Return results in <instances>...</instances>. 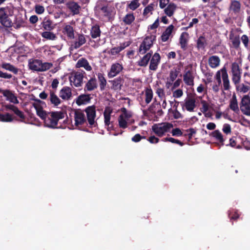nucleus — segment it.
Returning <instances> with one entry per match:
<instances>
[{
	"mask_svg": "<svg viewBox=\"0 0 250 250\" xmlns=\"http://www.w3.org/2000/svg\"><path fill=\"white\" fill-rule=\"evenodd\" d=\"M85 75V71L83 70L73 72L69 77L71 85L77 87L81 86L83 83V79Z\"/></svg>",
	"mask_w": 250,
	"mask_h": 250,
	"instance_id": "nucleus-4",
	"label": "nucleus"
},
{
	"mask_svg": "<svg viewBox=\"0 0 250 250\" xmlns=\"http://www.w3.org/2000/svg\"><path fill=\"white\" fill-rule=\"evenodd\" d=\"M32 105L36 110L37 115L44 121L48 115V112L44 110L42 106L38 104L34 103Z\"/></svg>",
	"mask_w": 250,
	"mask_h": 250,
	"instance_id": "nucleus-23",
	"label": "nucleus"
},
{
	"mask_svg": "<svg viewBox=\"0 0 250 250\" xmlns=\"http://www.w3.org/2000/svg\"><path fill=\"white\" fill-rule=\"evenodd\" d=\"M180 72V69L177 68H173L170 71L169 80L172 82L174 81L177 77L179 73Z\"/></svg>",
	"mask_w": 250,
	"mask_h": 250,
	"instance_id": "nucleus-48",
	"label": "nucleus"
},
{
	"mask_svg": "<svg viewBox=\"0 0 250 250\" xmlns=\"http://www.w3.org/2000/svg\"><path fill=\"white\" fill-rule=\"evenodd\" d=\"M113 112V109L111 107L107 106L105 107L104 112V123L105 126L111 128L112 126H109L110 125L111 114Z\"/></svg>",
	"mask_w": 250,
	"mask_h": 250,
	"instance_id": "nucleus-21",
	"label": "nucleus"
},
{
	"mask_svg": "<svg viewBox=\"0 0 250 250\" xmlns=\"http://www.w3.org/2000/svg\"><path fill=\"white\" fill-rule=\"evenodd\" d=\"M196 100L192 96H188L185 100V103L182 104L183 109L185 107L186 110L189 112H192L196 107Z\"/></svg>",
	"mask_w": 250,
	"mask_h": 250,
	"instance_id": "nucleus-11",
	"label": "nucleus"
},
{
	"mask_svg": "<svg viewBox=\"0 0 250 250\" xmlns=\"http://www.w3.org/2000/svg\"><path fill=\"white\" fill-rule=\"evenodd\" d=\"M189 38V34L186 32L182 33L180 35L179 44L181 48L184 51L186 50L187 49Z\"/></svg>",
	"mask_w": 250,
	"mask_h": 250,
	"instance_id": "nucleus-20",
	"label": "nucleus"
},
{
	"mask_svg": "<svg viewBox=\"0 0 250 250\" xmlns=\"http://www.w3.org/2000/svg\"><path fill=\"white\" fill-rule=\"evenodd\" d=\"M13 120L12 116L9 113L5 114H0V121L2 122H11Z\"/></svg>",
	"mask_w": 250,
	"mask_h": 250,
	"instance_id": "nucleus-49",
	"label": "nucleus"
},
{
	"mask_svg": "<svg viewBox=\"0 0 250 250\" xmlns=\"http://www.w3.org/2000/svg\"><path fill=\"white\" fill-rule=\"evenodd\" d=\"M226 146H230L232 147L235 148H240V146L238 145L237 146V142H236V138L235 137H232L229 139V144H226Z\"/></svg>",
	"mask_w": 250,
	"mask_h": 250,
	"instance_id": "nucleus-55",
	"label": "nucleus"
},
{
	"mask_svg": "<svg viewBox=\"0 0 250 250\" xmlns=\"http://www.w3.org/2000/svg\"><path fill=\"white\" fill-rule=\"evenodd\" d=\"M173 127V125L168 122L155 124L152 126V129L154 133L159 137H162L167 132L169 131Z\"/></svg>",
	"mask_w": 250,
	"mask_h": 250,
	"instance_id": "nucleus-5",
	"label": "nucleus"
},
{
	"mask_svg": "<svg viewBox=\"0 0 250 250\" xmlns=\"http://www.w3.org/2000/svg\"><path fill=\"white\" fill-rule=\"evenodd\" d=\"M86 114L87 122L90 127L95 126V119L96 117V107L95 105H91L87 107L84 110Z\"/></svg>",
	"mask_w": 250,
	"mask_h": 250,
	"instance_id": "nucleus-8",
	"label": "nucleus"
},
{
	"mask_svg": "<svg viewBox=\"0 0 250 250\" xmlns=\"http://www.w3.org/2000/svg\"><path fill=\"white\" fill-rule=\"evenodd\" d=\"M156 106H160V104H152L148 109V111L154 115L156 114Z\"/></svg>",
	"mask_w": 250,
	"mask_h": 250,
	"instance_id": "nucleus-58",
	"label": "nucleus"
},
{
	"mask_svg": "<svg viewBox=\"0 0 250 250\" xmlns=\"http://www.w3.org/2000/svg\"><path fill=\"white\" fill-rule=\"evenodd\" d=\"M99 19L103 22L112 21L115 17L116 11L114 7L106 1L100 0L97 4Z\"/></svg>",
	"mask_w": 250,
	"mask_h": 250,
	"instance_id": "nucleus-1",
	"label": "nucleus"
},
{
	"mask_svg": "<svg viewBox=\"0 0 250 250\" xmlns=\"http://www.w3.org/2000/svg\"><path fill=\"white\" fill-rule=\"evenodd\" d=\"M241 112L245 115L250 116V96L244 95L240 104Z\"/></svg>",
	"mask_w": 250,
	"mask_h": 250,
	"instance_id": "nucleus-9",
	"label": "nucleus"
},
{
	"mask_svg": "<svg viewBox=\"0 0 250 250\" xmlns=\"http://www.w3.org/2000/svg\"><path fill=\"white\" fill-rule=\"evenodd\" d=\"M77 40V41L75 42L73 44V47L75 49L79 48L86 42L84 35L82 34H78Z\"/></svg>",
	"mask_w": 250,
	"mask_h": 250,
	"instance_id": "nucleus-33",
	"label": "nucleus"
},
{
	"mask_svg": "<svg viewBox=\"0 0 250 250\" xmlns=\"http://www.w3.org/2000/svg\"><path fill=\"white\" fill-rule=\"evenodd\" d=\"M223 131L226 133V134H228L231 133V126L228 124H225L224 125L223 129Z\"/></svg>",
	"mask_w": 250,
	"mask_h": 250,
	"instance_id": "nucleus-61",
	"label": "nucleus"
},
{
	"mask_svg": "<svg viewBox=\"0 0 250 250\" xmlns=\"http://www.w3.org/2000/svg\"><path fill=\"white\" fill-rule=\"evenodd\" d=\"M109 82L112 85L111 89L114 90H120L123 85L124 79L123 76H120Z\"/></svg>",
	"mask_w": 250,
	"mask_h": 250,
	"instance_id": "nucleus-14",
	"label": "nucleus"
},
{
	"mask_svg": "<svg viewBox=\"0 0 250 250\" xmlns=\"http://www.w3.org/2000/svg\"><path fill=\"white\" fill-rule=\"evenodd\" d=\"M66 8L71 12L73 15H78L80 12V5L74 1H70L66 3Z\"/></svg>",
	"mask_w": 250,
	"mask_h": 250,
	"instance_id": "nucleus-15",
	"label": "nucleus"
},
{
	"mask_svg": "<svg viewBox=\"0 0 250 250\" xmlns=\"http://www.w3.org/2000/svg\"><path fill=\"white\" fill-rule=\"evenodd\" d=\"M241 40L244 45V46L246 48H248L249 42L248 37L246 35H243L241 37Z\"/></svg>",
	"mask_w": 250,
	"mask_h": 250,
	"instance_id": "nucleus-64",
	"label": "nucleus"
},
{
	"mask_svg": "<svg viewBox=\"0 0 250 250\" xmlns=\"http://www.w3.org/2000/svg\"><path fill=\"white\" fill-rule=\"evenodd\" d=\"M229 107L231 110L236 113L239 111L237 100L235 94H233L232 97L230 100Z\"/></svg>",
	"mask_w": 250,
	"mask_h": 250,
	"instance_id": "nucleus-34",
	"label": "nucleus"
},
{
	"mask_svg": "<svg viewBox=\"0 0 250 250\" xmlns=\"http://www.w3.org/2000/svg\"><path fill=\"white\" fill-rule=\"evenodd\" d=\"M41 61L39 60H33L32 62H29V67L31 70L40 72Z\"/></svg>",
	"mask_w": 250,
	"mask_h": 250,
	"instance_id": "nucleus-39",
	"label": "nucleus"
},
{
	"mask_svg": "<svg viewBox=\"0 0 250 250\" xmlns=\"http://www.w3.org/2000/svg\"><path fill=\"white\" fill-rule=\"evenodd\" d=\"M155 4L154 3H150L146 6L143 11V16L144 18L147 19L153 13L154 10Z\"/></svg>",
	"mask_w": 250,
	"mask_h": 250,
	"instance_id": "nucleus-35",
	"label": "nucleus"
},
{
	"mask_svg": "<svg viewBox=\"0 0 250 250\" xmlns=\"http://www.w3.org/2000/svg\"><path fill=\"white\" fill-rule=\"evenodd\" d=\"M207 45V40L205 37L200 36L196 42V47L198 50H204Z\"/></svg>",
	"mask_w": 250,
	"mask_h": 250,
	"instance_id": "nucleus-38",
	"label": "nucleus"
},
{
	"mask_svg": "<svg viewBox=\"0 0 250 250\" xmlns=\"http://www.w3.org/2000/svg\"><path fill=\"white\" fill-rule=\"evenodd\" d=\"M65 113L62 111L48 112L43 121L45 126L50 128H57L58 122L64 118Z\"/></svg>",
	"mask_w": 250,
	"mask_h": 250,
	"instance_id": "nucleus-2",
	"label": "nucleus"
},
{
	"mask_svg": "<svg viewBox=\"0 0 250 250\" xmlns=\"http://www.w3.org/2000/svg\"><path fill=\"white\" fill-rule=\"evenodd\" d=\"M162 141L165 142H169L172 143L178 144L180 146H183L184 145V143L182 142L179 140L175 139L172 137H166L165 138H164Z\"/></svg>",
	"mask_w": 250,
	"mask_h": 250,
	"instance_id": "nucleus-53",
	"label": "nucleus"
},
{
	"mask_svg": "<svg viewBox=\"0 0 250 250\" xmlns=\"http://www.w3.org/2000/svg\"><path fill=\"white\" fill-rule=\"evenodd\" d=\"M121 50H120L119 46L118 47H114L113 48H112L110 50L107 51V53L108 54L114 56L118 54Z\"/></svg>",
	"mask_w": 250,
	"mask_h": 250,
	"instance_id": "nucleus-57",
	"label": "nucleus"
},
{
	"mask_svg": "<svg viewBox=\"0 0 250 250\" xmlns=\"http://www.w3.org/2000/svg\"><path fill=\"white\" fill-rule=\"evenodd\" d=\"M183 80L185 83L189 86H193L194 84V77L190 70H188L183 76Z\"/></svg>",
	"mask_w": 250,
	"mask_h": 250,
	"instance_id": "nucleus-29",
	"label": "nucleus"
},
{
	"mask_svg": "<svg viewBox=\"0 0 250 250\" xmlns=\"http://www.w3.org/2000/svg\"><path fill=\"white\" fill-rule=\"evenodd\" d=\"M1 67L5 70L14 73L15 74H17L18 73V68L15 67L13 65L9 63H2L1 65Z\"/></svg>",
	"mask_w": 250,
	"mask_h": 250,
	"instance_id": "nucleus-42",
	"label": "nucleus"
},
{
	"mask_svg": "<svg viewBox=\"0 0 250 250\" xmlns=\"http://www.w3.org/2000/svg\"><path fill=\"white\" fill-rule=\"evenodd\" d=\"M35 11L38 14H42L44 11V8L41 5H36L35 7Z\"/></svg>",
	"mask_w": 250,
	"mask_h": 250,
	"instance_id": "nucleus-59",
	"label": "nucleus"
},
{
	"mask_svg": "<svg viewBox=\"0 0 250 250\" xmlns=\"http://www.w3.org/2000/svg\"><path fill=\"white\" fill-rule=\"evenodd\" d=\"M171 133L173 136H181L183 135V132L179 128H175L173 129Z\"/></svg>",
	"mask_w": 250,
	"mask_h": 250,
	"instance_id": "nucleus-60",
	"label": "nucleus"
},
{
	"mask_svg": "<svg viewBox=\"0 0 250 250\" xmlns=\"http://www.w3.org/2000/svg\"><path fill=\"white\" fill-rule=\"evenodd\" d=\"M49 99L51 103L55 106H58L61 103V100L54 92H50Z\"/></svg>",
	"mask_w": 250,
	"mask_h": 250,
	"instance_id": "nucleus-43",
	"label": "nucleus"
},
{
	"mask_svg": "<svg viewBox=\"0 0 250 250\" xmlns=\"http://www.w3.org/2000/svg\"><path fill=\"white\" fill-rule=\"evenodd\" d=\"M234 85L237 91H239L243 93H246L250 89V86L244 83L240 84V83H238L237 84H234Z\"/></svg>",
	"mask_w": 250,
	"mask_h": 250,
	"instance_id": "nucleus-45",
	"label": "nucleus"
},
{
	"mask_svg": "<svg viewBox=\"0 0 250 250\" xmlns=\"http://www.w3.org/2000/svg\"><path fill=\"white\" fill-rule=\"evenodd\" d=\"M125 118L123 115H120L118 118L119 126L123 129L126 128L127 126V123Z\"/></svg>",
	"mask_w": 250,
	"mask_h": 250,
	"instance_id": "nucleus-50",
	"label": "nucleus"
},
{
	"mask_svg": "<svg viewBox=\"0 0 250 250\" xmlns=\"http://www.w3.org/2000/svg\"><path fill=\"white\" fill-rule=\"evenodd\" d=\"M0 93H2L4 97H6V100L14 104H18L19 102L16 96L9 89H1Z\"/></svg>",
	"mask_w": 250,
	"mask_h": 250,
	"instance_id": "nucleus-13",
	"label": "nucleus"
},
{
	"mask_svg": "<svg viewBox=\"0 0 250 250\" xmlns=\"http://www.w3.org/2000/svg\"><path fill=\"white\" fill-rule=\"evenodd\" d=\"M42 26L44 30L46 31H50L54 28L53 22L49 19L45 18L42 22Z\"/></svg>",
	"mask_w": 250,
	"mask_h": 250,
	"instance_id": "nucleus-41",
	"label": "nucleus"
},
{
	"mask_svg": "<svg viewBox=\"0 0 250 250\" xmlns=\"http://www.w3.org/2000/svg\"><path fill=\"white\" fill-rule=\"evenodd\" d=\"M60 97L64 100H69L72 97V89L68 86H64L60 91Z\"/></svg>",
	"mask_w": 250,
	"mask_h": 250,
	"instance_id": "nucleus-19",
	"label": "nucleus"
},
{
	"mask_svg": "<svg viewBox=\"0 0 250 250\" xmlns=\"http://www.w3.org/2000/svg\"><path fill=\"white\" fill-rule=\"evenodd\" d=\"M222 78L223 81V89L224 90H229L230 88V82L226 67H224L221 69Z\"/></svg>",
	"mask_w": 250,
	"mask_h": 250,
	"instance_id": "nucleus-17",
	"label": "nucleus"
},
{
	"mask_svg": "<svg viewBox=\"0 0 250 250\" xmlns=\"http://www.w3.org/2000/svg\"><path fill=\"white\" fill-rule=\"evenodd\" d=\"M242 69L236 62L232 63L231 66V80L234 84L240 83L241 78Z\"/></svg>",
	"mask_w": 250,
	"mask_h": 250,
	"instance_id": "nucleus-7",
	"label": "nucleus"
},
{
	"mask_svg": "<svg viewBox=\"0 0 250 250\" xmlns=\"http://www.w3.org/2000/svg\"><path fill=\"white\" fill-rule=\"evenodd\" d=\"M217 142L218 146L221 147L225 145V138L219 130H215L209 134Z\"/></svg>",
	"mask_w": 250,
	"mask_h": 250,
	"instance_id": "nucleus-18",
	"label": "nucleus"
},
{
	"mask_svg": "<svg viewBox=\"0 0 250 250\" xmlns=\"http://www.w3.org/2000/svg\"><path fill=\"white\" fill-rule=\"evenodd\" d=\"M98 80L99 82L100 88L101 91H103L105 89V86L107 84L106 80L104 77V74L102 73H98L97 74Z\"/></svg>",
	"mask_w": 250,
	"mask_h": 250,
	"instance_id": "nucleus-40",
	"label": "nucleus"
},
{
	"mask_svg": "<svg viewBox=\"0 0 250 250\" xmlns=\"http://www.w3.org/2000/svg\"><path fill=\"white\" fill-rule=\"evenodd\" d=\"M177 8L176 5L173 3L171 2L169 3L167 5V6L165 9L164 12L165 13L168 17H171L175 11L176 10Z\"/></svg>",
	"mask_w": 250,
	"mask_h": 250,
	"instance_id": "nucleus-37",
	"label": "nucleus"
},
{
	"mask_svg": "<svg viewBox=\"0 0 250 250\" xmlns=\"http://www.w3.org/2000/svg\"><path fill=\"white\" fill-rule=\"evenodd\" d=\"M172 113L173 118L175 119H178L183 118V116L181 113L176 109H174L172 110Z\"/></svg>",
	"mask_w": 250,
	"mask_h": 250,
	"instance_id": "nucleus-62",
	"label": "nucleus"
},
{
	"mask_svg": "<svg viewBox=\"0 0 250 250\" xmlns=\"http://www.w3.org/2000/svg\"><path fill=\"white\" fill-rule=\"evenodd\" d=\"M76 67H83L87 71L92 70V67L89 64L88 61L84 58H81L78 61L76 64Z\"/></svg>",
	"mask_w": 250,
	"mask_h": 250,
	"instance_id": "nucleus-25",
	"label": "nucleus"
},
{
	"mask_svg": "<svg viewBox=\"0 0 250 250\" xmlns=\"http://www.w3.org/2000/svg\"><path fill=\"white\" fill-rule=\"evenodd\" d=\"M62 32L64 34L66 35L69 39H74V29L70 25H66L63 29Z\"/></svg>",
	"mask_w": 250,
	"mask_h": 250,
	"instance_id": "nucleus-31",
	"label": "nucleus"
},
{
	"mask_svg": "<svg viewBox=\"0 0 250 250\" xmlns=\"http://www.w3.org/2000/svg\"><path fill=\"white\" fill-rule=\"evenodd\" d=\"M151 57L152 58L149 61L150 62L149 68L151 70L156 71L160 62L161 57L158 53H155Z\"/></svg>",
	"mask_w": 250,
	"mask_h": 250,
	"instance_id": "nucleus-16",
	"label": "nucleus"
},
{
	"mask_svg": "<svg viewBox=\"0 0 250 250\" xmlns=\"http://www.w3.org/2000/svg\"><path fill=\"white\" fill-rule=\"evenodd\" d=\"M74 120L75 125L77 126L83 125L86 122L85 115L80 109H77L75 111Z\"/></svg>",
	"mask_w": 250,
	"mask_h": 250,
	"instance_id": "nucleus-12",
	"label": "nucleus"
},
{
	"mask_svg": "<svg viewBox=\"0 0 250 250\" xmlns=\"http://www.w3.org/2000/svg\"><path fill=\"white\" fill-rule=\"evenodd\" d=\"M152 50L149 51L145 54L139 61L137 62V65L141 67H146L152 55Z\"/></svg>",
	"mask_w": 250,
	"mask_h": 250,
	"instance_id": "nucleus-24",
	"label": "nucleus"
},
{
	"mask_svg": "<svg viewBox=\"0 0 250 250\" xmlns=\"http://www.w3.org/2000/svg\"><path fill=\"white\" fill-rule=\"evenodd\" d=\"M42 36L45 39L50 40H54L56 38V35L52 32L45 31L42 33Z\"/></svg>",
	"mask_w": 250,
	"mask_h": 250,
	"instance_id": "nucleus-51",
	"label": "nucleus"
},
{
	"mask_svg": "<svg viewBox=\"0 0 250 250\" xmlns=\"http://www.w3.org/2000/svg\"><path fill=\"white\" fill-rule=\"evenodd\" d=\"M174 28V26L172 24H171L169 25L162 33L161 36V39L163 42H167L169 39Z\"/></svg>",
	"mask_w": 250,
	"mask_h": 250,
	"instance_id": "nucleus-28",
	"label": "nucleus"
},
{
	"mask_svg": "<svg viewBox=\"0 0 250 250\" xmlns=\"http://www.w3.org/2000/svg\"><path fill=\"white\" fill-rule=\"evenodd\" d=\"M53 64L52 63L50 62H44L42 63L41 61L40 72L45 71L47 70H49L52 66Z\"/></svg>",
	"mask_w": 250,
	"mask_h": 250,
	"instance_id": "nucleus-54",
	"label": "nucleus"
},
{
	"mask_svg": "<svg viewBox=\"0 0 250 250\" xmlns=\"http://www.w3.org/2000/svg\"><path fill=\"white\" fill-rule=\"evenodd\" d=\"M153 95V91L151 88H147L145 89V102L146 104L150 103Z\"/></svg>",
	"mask_w": 250,
	"mask_h": 250,
	"instance_id": "nucleus-46",
	"label": "nucleus"
},
{
	"mask_svg": "<svg viewBox=\"0 0 250 250\" xmlns=\"http://www.w3.org/2000/svg\"><path fill=\"white\" fill-rule=\"evenodd\" d=\"M220 59L217 56H212L208 59V64L210 67L214 68L220 64Z\"/></svg>",
	"mask_w": 250,
	"mask_h": 250,
	"instance_id": "nucleus-36",
	"label": "nucleus"
},
{
	"mask_svg": "<svg viewBox=\"0 0 250 250\" xmlns=\"http://www.w3.org/2000/svg\"><path fill=\"white\" fill-rule=\"evenodd\" d=\"M4 106L6 110H11L21 119L22 120L25 119V117L23 112L19 110L18 107L11 104H5Z\"/></svg>",
	"mask_w": 250,
	"mask_h": 250,
	"instance_id": "nucleus-22",
	"label": "nucleus"
},
{
	"mask_svg": "<svg viewBox=\"0 0 250 250\" xmlns=\"http://www.w3.org/2000/svg\"><path fill=\"white\" fill-rule=\"evenodd\" d=\"M135 17L133 13L127 14L123 18V21L126 25H130L134 21Z\"/></svg>",
	"mask_w": 250,
	"mask_h": 250,
	"instance_id": "nucleus-47",
	"label": "nucleus"
},
{
	"mask_svg": "<svg viewBox=\"0 0 250 250\" xmlns=\"http://www.w3.org/2000/svg\"><path fill=\"white\" fill-rule=\"evenodd\" d=\"M124 67L123 65L119 62H115L112 64L107 73L108 77L109 78H112L116 77L122 71Z\"/></svg>",
	"mask_w": 250,
	"mask_h": 250,
	"instance_id": "nucleus-10",
	"label": "nucleus"
},
{
	"mask_svg": "<svg viewBox=\"0 0 250 250\" xmlns=\"http://www.w3.org/2000/svg\"><path fill=\"white\" fill-rule=\"evenodd\" d=\"M155 35L146 36L140 45L138 53L141 55L145 54L149 51L153 46V42L156 40Z\"/></svg>",
	"mask_w": 250,
	"mask_h": 250,
	"instance_id": "nucleus-6",
	"label": "nucleus"
},
{
	"mask_svg": "<svg viewBox=\"0 0 250 250\" xmlns=\"http://www.w3.org/2000/svg\"><path fill=\"white\" fill-rule=\"evenodd\" d=\"M90 34L92 39L100 37L101 34L100 26L97 24L93 25L90 30Z\"/></svg>",
	"mask_w": 250,
	"mask_h": 250,
	"instance_id": "nucleus-30",
	"label": "nucleus"
},
{
	"mask_svg": "<svg viewBox=\"0 0 250 250\" xmlns=\"http://www.w3.org/2000/svg\"><path fill=\"white\" fill-rule=\"evenodd\" d=\"M186 131L188 133L187 134H185L184 136H188V141H190L192 138L193 134H195L196 133V130L195 129L193 128H190L186 130Z\"/></svg>",
	"mask_w": 250,
	"mask_h": 250,
	"instance_id": "nucleus-56",
	"label": "nucleus"
},
{
	"mask_svg": "<svg viewBox=\"0 0 250 250\" xmlns=\"http://www.w3.org/2000/svg\"><path fill=\"white\" fill-rule=\"evenodd\" d=\"M97 80L95 77L90 79L85 84L84 90L85 91H91L97 87Z\"/></svg>",
	"mask_w": 250,
	"mask_h": 250,
	"instance_id": "nucleus-26",
	"label": "nucleus"
},
{
	"mask_svg": "<svg viewBox=\"0 0 250 250\" xmlns=\"http://www.w3.org/2000/svg\"><path fill=\"white\" fill-rule=\"evenodd\" d=\"M140 5L139 0H133L127 4V7L132 10H135Z\"/></svg>",
	"mask_w": 250,
	"mask_h": 250,
	"instance_id": "nucleus-52",
	"label": "nucleus"
},
{
	"mask_svg": "<svg viewBox=\"0 0 250 250\" xmlns=\"http://www.w3.org/2000/svg\"><path fill=\"white\" fill-rule=\"evenodd\" d=\"M229 39L231 40L233 47L237 49L240 47V40L239 35H234L232 32L229 34Z\"/></svg>",
	"mask_w": 250,
	"mask_h": 250,
	"instance_id": "nucleus-32",
	"label": "nucleus"
},
{
	"mask_svg": "<svg viewBox=\"0 0 250 250\" xmlns=\"http://www.w3.org/2000/svg\"><path fill=\"white\" fill-rule=\"evenodd\" d=\"M14 14V8L11 6H6L0 8V23L3 26L11 27L13 25L10 17Z\"/></svg>",
	"mask_w": 250,
	"mask_h": 250,
	"instance_id": "nucleus-3",
	"label": "nucleus"
},
{
	"mask_svg": "<svg viewBox=\"0 0 250 250\" xmlns=\"http://www.w3.org/2000/svg\"><path fill=\"white\" fill-rule=\"evenodd\" d=\"M145 138H146L145 136H142L139 134H136L131 138V140H132V141H133L134 142L137 143V142H139V141H140L142 139H145Z\"/></svg>",
	"mask_w": 250,
	"mask_h": 250,
	"instance_id": "nucleus-63",
	"label": "nucleus"
},
{
	"mask_svg": "<svg viewBox=\"0 0 250 250\" xmlns=\"http://www.w3.org/2000/svg\"><path fill=\"white\" fill-rule=\"evenodd\" d=\"M230 9L235 13H239L241 9L240 2L235 0L231 1Z\"/></svg>",
	"mask_w": 250,
	"mask_h": 250,
	"instance_id": "nucleus-44",
	"label": "nucleus"
},
{
	"mask_svg": "<svg viewBox=\"0 0 250 250\" xmlns=\"http://www.w3.org/2000/svg\"><path fill=\"white\" fill-rule=\"evenodd\" d=\"M91 99L89 94H81L76 99V103L78 105L86 104L90 102Z\"/></svg>",
	"mask_w": 250,
	"mask_h": 250,
	"instance_id": "nucleus-27",
	"label": "nucleus"
}]
</instances>
